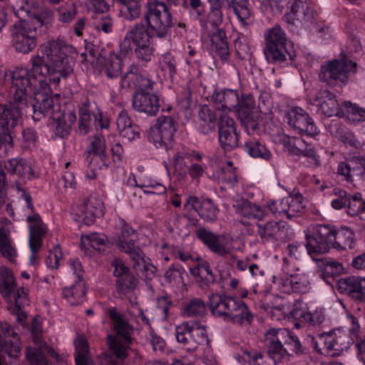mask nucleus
<instances>
[{"label":"nucleus","instance_id":"nucleus-50","mask_svg":"<svg viewBox=\"0 0 365 365\" xmlns=\"http://www.w3.org/2000/svg\"><path fill=\"white\" fill-rule=\"evenodd\" d=\"M227 9L232 8L234 13L242 24H245L246 20L250 17L248 0H227Z\"/></svg>","mask_w":365,"mask_h":365},{"label":"nucleus","instance_id":"nucleus-7","mask_svg":"<svg viewBox=\"0 0 365 365\" xmlns=\"http://www.w3.org/2000/svg\"><path fill=\"white\" fill-rule=\"evenodd\" d=\"M269 346V353L275 360L282 363L288 360L294 354L299 355L306 352L298 337L287 329L271 328L265 332Z\"/></svg>","mask_w":365,"mask_h":365},{"label":"nucleus","instance_id":"nucleus-16","mask_svg":"<svg viewBox=\"0 0 365 365\" xmlns=\"http://www.w3.org/2000/svg\"><path fill=\"white\" fill-rule=\"evenodd\" d=\"M273 282L277 284L282 292L287 293L304 294L310 288L308 277L303 274H279L273 277Z\"/></svg>","mask_w":365,"mask_h":365},{"label":"nucleus","instance_id":"nucleus-13","mask_svg":"<svg viewBox=\"0 0 365 365\" xmlns=\"http://www.w3.org/2000/svg\"><path fill=\"white\" fill-rule=\"evenodd\" d=\"M187 220L190 226L197 227L195 230L196 237L212 252L221 257L231 255V247L227 246V244L222 240V237L220 235L212 232L204 227H201L197 219H192L188 217Z\"/></svg>","mask_w":365,"mask_h":365},{"label":"nucleus","instance_id":"nucleus-36","mask_svg":"<svg viewBox=\"0 0 365 365\" xmlns=\"http://www.w3.org/2000/svg\"><path fill=\"white\" fill-rule=\"evenodd\" d=\"M132 342H128L126 339H119L113 334H109L107 338L110 354L120 361H124L129 356Z\"/></svg>","mask_w":365,"mask_h":365},{"label":"nucleus","instance_id":"nucleus-60","mask_svg":"<svg viewBox=\"0 0 365 365\" xmlns=\"http://www.w3.org/2000/svg\"><path fill=\"white\" fill-rule=\"evenodd\" d=\"M106 242V237L104 235L91 233L82 237L81 243L84 245H89L93 249L101 252Z\"/></svg>","mask_w":365,"mask_h":365},{"label":"nucleus","instance_id":"nucleus-2","mask_svg":"<svg viewBox=\"0 0 365 365\" xmlns=\"http://www.w3.org/2000/svg\"><path fill=\"white\" fill-rule=\"evenodd\" d=\"M173 15L168 5L162 1L155 0L146 4L140 21L130 26L120 44V55H127L132 51L138 60L148 62L153 55V38H165L174 26Z\"/></svg>","mask_w":365,"mask_h":365},{"label":"nucleus","instance_id":"nucleus-40","mask_svg":"<svg viewBox=\"0 0 365 365\" xmlns=\"http://www.w3.org/2000/svg\"><path fill=\"white\" fill-rule=\"evenodd\" d=\"M4 167L6 170L11 174H16L28 179L34 176L31 165L24 159H9L5 163Z\"/></svg>","mask_w":365,"mask_h":365},{"label":"nucleus","instance_id":"nucleus-32","mask_svg":"<svg viewBox=\"0 0 365 365\" xmlns=\"http://www.w3.org/2000/svg\"><path fill=\"white\" fill-rule=\"evenodd\" d=\"M244 150L252 158L270 161L273 157L265 142L259 136L250 137L244 144Z\"/></svg>","mask_w":365,"mask_h":365},{"label":"nucleus","instance_id":"nucleus-33","mask_svg":"<svg viewBox=\"0 0 365 365\" xmlns=\"http://www.w3.org/2000/svg\"><path fill=\"white\" fill-rule=\"evenodd\" d=\"M268 339L264 335V344L266 348V353H258L245 350L243 351V358L250 365H277L282 363L281 361L275 360L272 354L269 353V346H268Z\"/></svg>","mask_w":365,"mask_h":365},{"label":"nucleus","instance_id":"nucleus-54","mask_svg":"<svg viewBox=\"0 0 365 365\" xmlns=\"http://www.w3.org/2000/svg\"><path fill=\"white\" fill-rule=\"evenodd\" d=\"M160 67L165 78L173 80L177 74V61L170 53L165 54L160 61Z\"/></svg>","mask_w":365,"mask_h":365},{"label":"nucleus","instance_id":"nucleus-12","mask_svg":"<svg viewBox=\"0 0 365 365\" xmlns=\"http://www.w3.org/2000/svg\"><path fill=\"white\" fill-rule=\"evenodd\" d=\"M284 120L299 134L305 133L311 137H315L319 134L320 130L315 125L314 120L304 110L299 107H294L287 110L284 116Z\"/></svg>","mask_w":365,"mask_h":365},{"label":"nucleus","instance_id":"nucleus-25","mask_svg":"<svg viewBox=\"0 0 365 365\" xmlns=\"http://www.w3.org/2000/svg\"><path fill=\"white\" fill-rule=\"evenodd\" d=\"M362 284L363 277L351 276L339 279L336 288L340 294L347 295L359 302H364Z\"/></svg>","mask_w":365,"mask_h":365},{"label":"nucleus","instance_id":"nucleus-30","mask_svg":"<svg viewBox=\"0 0 365 365\" xmlns=\"http://www.w3.org/2000/svg\"><path fill=\"white\" fill-rule=\"evenodd\" d=\"M232 206L237 214L249 220L260 221L267 215L264 208L245 198L235 200Z\"/></svg>","mask_w":365,"mask_h":365},{"label":"nucleus","instance_id":"nucleus-27","mask_svg":"<svg viewBox=\"0 0 365 365\" xmlns=\"http://www.w3.org/2000/svg\"><path fill=\"white\" fill-rule=\"evenodd\" d=\"M108 315L112 321L115 336L121 339H126L128 342L133 341L132 334L134 329L125 314L118 312L116 307H112L108 310Z\"/></svg>","mask_w":365,"mask_h":365},{"label":"nucleus","instance_id":"nucleus-3","mask_svg":"<svg viewBox=\"0 0 365 365\" xmlns=\"http://www.w3.org/2000/svg\"><path fill=\"white\" fill-rule=\"evenodd\" d=\"M211 101L218 109L235 112L237 119L247 135H255L260 131L259 122L262 118L250 93L227 88L215 91L211 96Z\"/></svg>","mask_w":365,"mask_h":365},{"label":"nucleus","instance_id":"nucleus-6","mask_svg":"<svg viewBox=\"0 0 365 365\" xmlns=\"http://www.w3.org/2000/svg\"><path fill=\"white\" fill-rule=\"evenodd\" d=\"M47 29L40 16L20 20L11 28L12 44L17 52L29 53L37 44V38Z\"/></svg>","mask_w":365,"mask_h":365},{"label":"nucleus","instance_id":"nucleus-10","mask_svg":"<svg viewBox=\"0 0 365 365\" xmlns=\"http://www.w3.org/2000/svg\"><path fill=\"white\" fill-rule=\"evenodd\" d=\"M335 227L329 225H317L311 234L306 235V250L310 256L327 252L334 247Z\"/></svg>","mask_w":365,"mask_h":365},{"label":"nucleus","instance_id":"nucleus-62","mask_svg":"<svg viewBox=\"0 0 365 365\" xmlns=\"http://www.w3.org/2000/svg\"><path fill=\"white\" fill-rule=\"evenodd\" d=\"M287 205V197L280 200H269L267 202V207L275 217H286Z\"/></svg>","mask_w":365,"mask_h":365},{"label":"nucleus","instance_id":"nucleus-56","mask_svg":"<svg viewBox=\"0 0 365 365\" xmlns=\"http://www.w3.org/2000/svg\"><path fill=\"white\" fill-rule=\"evenodd\" d=\"M0 252L11 262L14 261L16 256V250L11 246L9 235L4 230H0Z\"/></svg>","mask_w":365,"mask_h":365},{"label":"nucleus","instance_id":"nucleus-21","mask_svg":"<svg viewBox=\"0 0 365 365\" xmlns=\"http://www.w3.org/2000/svg\"><path fill=\"white\" fill-rule=\"evenodd\" d=\"M190 207L198 215L207 222H215L217 220L219 209L210 198L200 200L198 197L190 196L184 207Z\"/></svg>","mask_w":365,"mask_h":365},{"label":"nucleus","instance_id":"nucleus-23","mask_svg":"<svg viewBox=\"0 0 365 365\" xmlns=\"http://www.w3.org/2000/svg\"><path fill=\"white\" fill-rule=\"evenodd\" d=\"M26 221L29 223V247L33 253L30 260L33 262L35 259L34 254L42 245V238L46 235L47 228L38 213L28 215Z\"/></svg>","mask_w":365,"mask_h":365},{"label":"nucleus","instance_id":"nucleus-1","mask_svg":"<svg viewBox=\"0 0 365 365\" xmlns=\"http://www.w3.org/2000/svg\"><path fill=\"white\" fill-rule=\"evenodd\" d=\"M73 47L63 40H51L41 46V56L31 58L30 70L21 68L11 73L12 82L11 100L0 103V158L14 150L16 128L21 121L23 110L28 106V96L34 92L51 91L59 86L72 72L73 61L68 53Z\"/></svg>","mask_w":365,"mask_h":365},{"label":"nucleus","instance_id":"nucleus-39","mask_svg":"<svg viewBox=\"0 0 365 365\" xmlns=\"http://www.w3.org/2000/svg\"><path fill=\"white\" fill-rule=\"evenodd\" d=\"M355 245V233L347 227L335 228L334 248L341 250H351Z\"/></svg>","mask_w":365,"mask_h":365},{"label":"nucleus","instance_id":"nucleus-41","mask_svg":"<svg viewBox=\"0 0 365 365\" xmlns=\"http://www.w3.org/2000/svg\"><path fill=\"white\" fill-rule=\"evenodd\" d=\"M86 289L83 280L76 281L71 287H64L62 294L71 305H77L83 302Z\"/></svg>","mask_w":365,"mask_h":365},{"label":"nucleus","instance_id":"nucleus-24","mask_svg":"<svg viewBox=\"0 0 365 365\" xmlns=\"http://www.w3.org/2000/svg\"><path fill=\"white\" fill-rule=\"evenodd\" d=\"M120 232L115 242V246L120 252L129 256L135 252L138 249H141L136 244L138 235L136 231L124 220L120 221Z\"/></svg>","mask_w":365,"mask_h":365},{"label":"nucleus","instance_id":"nucleus-11","mask_svg":"<svg viewBox=\"0 0 365 365\" xmlns=\"http://www.w3.org/2000/svg\"><path fill=\"white\" fill-rule=\"evenodd\" d=\"M356 63L346 58L334 59L321 66L319 78L329 85L346 84L349 74L356 72Z\"/></svg>","mask_w":365,"mask_h":365},{"label":"nucleus","instance_id":"nucleus-43","mask_svg":"<svg viewBox=\"0 0 365 365\" xmlns=\"http://www.w3.org/2000/svg\"><path fill=\"white\" fill-rule=\"evenodd\" d=\"M97 62L102 63L103 62V71L109 78H115L118 77L122 72V62L118 56H113L108 58H97Z\"/></svg>","mask_w":365,"mask_h":365},{"label":"nucleus","instance_id":"nucleus-28","mask_svg":"<svg viewBox=\"0 0 365 365\" xmlns=\"http://www.w3.org/2000/svg\"><path fill=\"white\" fill-rule=\"evenodd\" d=\"M319 101L322 113L327 117L345 115L343 104L339 107L335 96L327 90H321L314 99Z\"/></svg>","mask_w":365,"mask_h":365},{"label":"nucleus","instance_id":"nucleus-15","mask_svg":"<svg viewBox=\"0 0 365 365\" xmlns=\"http://www.w3.org/2000/svg\"><path fill=\"white\" fill-rule=\"evenodd\" d=\"M0 333V365L7 364V359L19 357L21 351L19 340L11 326L4 324Z\"/></svg>","mask_w":365,"mask_h":365},{"label":"nucleus","instance_id":"nucleus-52","mask_svg":"<svg viewBox=\"0 0 365 365\" xmlns=\"http://www.w3.org/2000/svg\"><path fill=\"white\" fill-rule=\"evenodd\" d=\"M88 160H89L88 166L93 172V178H95L96 172L98 170L106 169L110 163L108 153L93 155L91 156L88 155Z\"/></svg>","mask_w":365,"mask_h":365},{"label":"nucleus","instance_id":"nucleus-9","mask_svg":"<svg viewBox=\"0 0 365 365\" xmlns=\"http://www.w3.org/2000/svg\"><path fill=\"white\" fill-rule=\"evenodd\" d=\"M178 122L171 115H160L155 124L150 128L148 140L157 148L168 150L171 147L173 137L178 129Z\"/></svg>","mask_w":365,"mask_h":365},{"label":"nucleus","instance_id":"nucleus-17","mask_svg":"<svg viewBox=\"0 0 365 365\" xmlns=\"http://www.w3.org/2000/svg\"><path fill=\"white\" fill-rule=\"evenodd\" d=\"M219 142L226 151L236 148L239 145L237 125L233 118L223 115L220 117L218 126Z\"/></svg>","mask_w":365,"mask_h":365},{"label":"nucleus","instance_id":"nucleus-46","mask_svg":"<svg viewBox=\"0 0 365 365\" xmlns=\"http://www.w3.org/2000/svg\"><path fill=\"white\" fill-rule=\"evenodd\" d=\"M189 158V154L185 150L175 151L173 155V174L178 180L185 177L188 172L189 167L186 165L185 160Z\"/></svg>","mask_w":365,"mask_h":365},{"label":"nucleus","instance_id":"nucleus-37","mask_svg":"<svg viewBox=\"0 0 365 365\" xmlns=\"http://www.w3.org/2000/svg\"><path fill=\"white\" fill-rule=\"evenodd\" d=\"M289 11L284 16L289 24H294L295 20L303 21L308 14L309 7L303 0H289L287 3Z\"/></svg>","mask_w":365,"mask_h":365},{"label":"nucleus","instance_id":"nucleus-44","mask_svg":"<svg viewBox=\"0 0 365 365\" xmlns=\"http://www.w3.org/2000/svg\"><path fill=\"white\" fill-rule=\"evenodd\" d=\"M207 311L205 302L200 298H194L185 304L182 310L184 317H202Z\"/></svg>","mask_w":365,"mask_h":365},{"label":"nucleus","instance_id":"nucleus-64","mask_svg":"<svg viewBox=\"0 0 365 365\" xmlns=\"http://www.w3.org/2000/svg\"><path fill=\"white\" fill-rule=\"evenodd\" d=\"M320 261L322 264L324 265V269L322 273L323 277H325V275L327 277H332L334 275L341 273L342 270V265L341 263L327 259H322Z\"/></svg>","mask_w":365,"mask_h":365},{"label":"nucleus","instance_id":"nucleus-4","mask_svg":"<svg viewBox=\"0 0 365 365\" xmlns=\"http://www.w3.org/2000/svg\"><path fill=\"white\" fill-rule=\"evenodd\" d=\"M156 83L145 74L135 63L130 64L120 79V87L124 89L135 88L133 94V108L139 113L155 116L159 111V96L155 91Z\"/></svg>","mask_w":365,"mask_h":365},{"label":"nucleus","instance_id":"nucleus-35","mask_svg":"<svg viewBox=\"0 0 365 365\" xmlns=\"http://www.w3.org/2000/svg\"><path fill=\"white\" fill-rule=\"evenodd\" d=\"M198 117L200 119L198 130L201 133L209 135L215 130L217 115L210 106L207 105L201 106L198 111Z\"/></svg>","mask_w":365,"mask_h":365},{"label":"nucleus","instance_id":"nucleus-57","mask_svg":"<svg viewBox=\"0 0 365 365\" xmlns=\"http://www.w3.org/2000/svg\"><path fill=\"white\" fill-rule=\"evenodd\" d=\"M343 107L344 108L345 115H346L349 119L357 122L365 120V109L359 108L350 101H344L343 103Z\"/></svg>","mask_w":365,"mask_h":365},{"label":"nucleus","instance_id":"nucleus-29","mask_svg":"<svg viewBox=\"0 0 365 365\" xmlns=\"http://www.w3.org/2000/svg\"><path fill=\"white\" fill-rule=\"evenodd\" d=\"M34 99L31 103L33 110V119L35 121L40 120L48 113H51L58 105H53V100L51 95L45 92H34Z\"/></svg>","mask_w":365,"mask_h":365},{"label":"nucleus","instance_id":"nucleus-45","mask_svg":"<svg viewBox=\"0 0 365 365\" xmlns=\"http://www.w3.org/2000/svg\"><path fill=\"white\" fill-rule=\"evenodd\" d=\"M320 343H323V347H319L318 342L315 343V349L322 354H328L329 351H339L342 347L339 346L341 338H336L331 333H323L319 337Z\"/></svg>","mask_w":365,"mask_h":365},{"label":"nucleus","instance_id":"nucleus-18","mask_svg":"<svg viewBox=\"0 0 365 365\" xmlns=\"http://www.w3.org/2000/svg\"><path fill=\"white\" fill-rule=\"evenodd\" d=\"M238 300L236 297L226 294H212L209 296L207 307L215 317L227 321Z\"/></svg>","mask_w":365,"mask_h":365},{"label":"nucleus","instance_id":"nucleus-59","mask_svg":"<svg viewBox=\"0 0 365 365\" xmlns=\"http://www.w3.org/2000/svg\"><path fill=\"white\" fill-rule=\"evenodd\" d=\"M298 311L292 310L290 314L294 317H302L305 322H309L313 326L321 324L324 320V315L321 310H315L313 312H306L302 314L300 312L298 314Z\"/></svg>","mask_w":365,"mask_h":365},{"label":"nucleus","instance_id":"nucleus-51","mask_svg":"<svg viewBox=\"0 0 365 365\" xmlns=\"http://www.w3.org/2000/svg\"><path fill=\"white\" fill-rule=\"evenodd\" d=\"M292 153L296 155H303L312 159L316 157V152L312 145L307 143L302 138H294L292 140Z\"/></svg>","mask_w":365,"mask_h":365},{"label":"nucleus","instance_id":"nucleus-53","mask_svg":"<svg viewBox=\"0 0 365 365\" xmlns=\"http://www.w3.org/2000/svg\"><path fill=\"white\" fill-rule=\"evenodd\" d=\"M347 209V212L351 216L365 212V200L362 198L361 193L356 192L351 197L348 201Z\"/></svg>","mask_w":365,"mask_h":365},{"label":"nucleus","instance_id":"nucleus-48","mask_svg":"<svg viewBox=\"0 0 365 365\" xmlns=\"http://www.w3.org/2000/svg\"><path fill=\"white\" fill-rule=\"evenodd\" d=\"M302 198L303 197L301 194H297L294 196H287V219L292 220L294 217L299 215L304 211V205L302 202Z\"/></svg>","mask_w":365,"mask_h":365},{"label":"nucleus","instance_id":"nucleus-55","mask_svg":"<svg viewBox=\"0 0 365 365\" xmlns=\"http://www.w3.org/2000/svg\"><path fill=\"white\" fill-rule=\"evenodd\" d=\"M105 138L102 135L96 134L90 138V144L88 147V155L106 154Z\"/></svg>","mask_w":365,"mask_h":365},{"label":"nucleus","instance_id":"nucleus-61","mask_svg":"<svg viewBox=\"0 0 365 365\" xmlns=\"http://www.w3.org/2000/svg\"><path fill=\"white\" fill-rule=\"evenodd\" d=\"M223 16L224 14L222 11L209 10L206 20L200 19L201 26L205 28H207L208 25H210L212 29H220L219 26L223 21Z\"/></svg>","mask_w":365,"mask_h":365},{"label":"nucleus","instance_id":"nucleus-58","mask_svg":"<svg viewBox=\"0 0 365 365\" xmlns=\"http://www.w3.org/2000/svg\"><path fill=\"white\" fill-rule=\"evenodd\" d=\"M26 357L31 365H48L45 354L40 348L28 346Z\"/></svg>","mask_w":365,"mask_h":365},{"label":"nucleus","instance_id":"nucleus-19","mask_svg":"<svg viewBox=\"0 0 365 365\" xmlns=\"http://www.w3.org/2000/svg\"><path fill=\"white\" fill-rule=\"evenodd\" d=\"M337 173L347 182H353L354 178L365 181V158L354 156L339 163Z\"/></svg>","mask_w":365,"mask_h":365},{"label":"nucleus","instance_id":"nucleus-31","mask_svg":"<svg viewBox=\"0 0 365 365\" xmlns=\"http://www.w3.org/2000/svg\"><path fill=\"white\" fill-rule=\"evenodd\" d=\"M210 49L222 61H227L230 56V48L225 31L222 29H215L208 32Z\"/></svg>","mask_w":365,"mask_h":365},{"label":"nucleus","instance_id":"nucleus-42","mask_svg":"<svg viewBox=\"0 0 365 365\" xmlns=\"http://www.w3.org/2000/svg\"><path fill=\"white\" fill-rule=\"evenodd\" d=\"M14 307L11 313L16 317V320L23 322L26 317L27 314L23 310L26 305L29 304V299L24 287H20L14 293Z\"/></svg>","mask_w":365,"mask_h":365},{"label":"nucleus","instance_id":"nucleus-63","mask_svg":"<svg viewBox=\"0 0 365 365\" xmlns=\"http://www.w3.org/2000/svg\"><path fill=\"white\" fill-rule=\"evenodd\" d=\"M58 20L62 23H70L77 14V8L73 2L68 4L66 6L60 8L58 11Z\"/></svg>","mask_w":365,"mask_h":365},{"label":"nucleus","instance_id":"nucleus-38","mask_svg":"<svg viewBox=\"0 0 365 365\" xmlns=\"http://www.w3.org/2000/svg\"><path fill=\"white\" fill-rule=\"evenodd\" d=\"M253 314L247 304L239 299L227 321L241 326H249L253 321Z\"/></svg>","mask_w":365,"mask_h":365},{"label":"nucleus","instance_id":"nucleus-14","mask_svg":"<svg viewBox=\"0 0 365 365\" xmlns=\"http://www.w3.org/2000/svg\"><path fill=\"white\" fill-rule=\"evenodd\" d=\"M113 275L116 277L115 289L120 297H128L136 289L138 279L120 259H115L112 263Z\"/></svg>","mask_w":365,"mask_h":365},{"label":"nucleus","instance_id":"nucleus-34","mask_svg":"<svg viewBox=\"0 0 365 365\" xmlns=\"http://www.w3.org/2000/svg\"><path fill=\"white\" fill-rule=\"evenodd\" d=\"M284 224L282 221H269L264 225L257 224V233L263 240H281L285 236Z\"/></svg>","mask_w":365,"mask_h":365},{"label":"nucleus","instance_id":"nucleus-22","mask_svg":"<svg viewBox=\"0 0 365 365\" xmlns=\"http://www.w3.org/2000/svg\"><path fill=\"white\" fill-rule=\"evenodd\" d=\"M51 119L55 134L64 138L70 134L71 126L76 120V115L74 111L64 113L60 106H57L51 113Z\"/></svg>","mask_w":365,"mask_h":365},{"label":"nucleus","instance_id":"nucleus-20","mask_svg":"<svg viewBox=\"0 0 365 365\" xmlns=\"http://www.w3.org/2000/svg\"><path fill=\"white\" fill-rule=\"evenodd\" d=\"M103 204L101 200L95 197H89L82 200L78 206L76 215V220L85 225L93 224L97 217L103 215Z\"/></svg>","mask_w":365,"mask_h":365},{"label":"nucleus","instance_id":"nucleus-47","mask_svg":"<svg viewBox=\"0 0 365 365\" xmlns=\"http://www.w3.org/2000/svg\"><path fill=\"white\" fill-rule=\"evenodd\" d=\"M16 283L12 272L7 268L0 272V292L4 298L10 297Z\"/></svg>","mask_w":365,"mask_h":365},{"label":"nucleus","instance_id":"nucleus-5","mask_svg":"<svg viewBox=\"0 0 365 365\" xmlns=\"http://www.w3.org/2000/svg\"><path fill=\"white\" fill-rule=\"evenodd\" d=\"M264 36L265 44L263 52L269 63L273 64L293 63L296 57V51L280 26L275 25L267 29Z\"/></svg>","mask_w":365,"mask_h":365},{"label":"nucleus","instance_id":"nucleus-8","mask_svg":"<svg viewBox=\"0 0 365 365\" xmlns=\"http://www.w3.org/2000/svg\"><path fill=\"white\" fill-rule=\"evenodd\" d=\"M175 336L178 343L187 351H193L199 345L210 342L205 326L196 321L184 322L176 326Z\"/></svg>","mask_w":365,"mask_h":365},{"label":"nucleus","instance_id":"nucleus-26","mask_svg":"<svg viewBox=\"0 0 365 365\" xmlns=\"http://www.w3.org/2000/svg\"><path fill=\"white\" fill-rule=\"evenodd\" d=\"M133 269L136 272H140L142 277L145 281H151L156 277L157 267L152 263L151 259L148 257L142 249L138 250L128 256Z\"/></svg>","mask_w":365,"mask_h":365},{"label":"nucleus","instance_id":"nucleus-49","mask_svg":"<svg viewBox=\"0 0 365 365\" xmlns=\"http://www.w3.org/2000/svg\"><path fill=\"white\" fill-rule=\"evenodd\" d=\"M116 2L124 6L122 11L127 20L133 21L140 16L142 6L139 0H117Z\"/></svg>","mask_w":365,"mask_h":365}]
</instances>
